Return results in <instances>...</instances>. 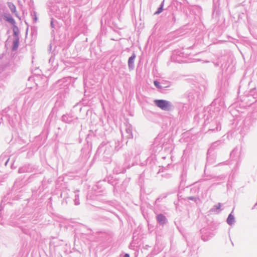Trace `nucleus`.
Masks as SVG:
<instances>
[{
	"mask_svg": "<svg viewBox=\"0 0 257 257\" xmlns=\"http://www.w3.org/2000/svg\"><path fill=\"white\" fill-rule=\"evenodd\" d=\"M154 102L157 106L164 110L170 109L171 103L170 102L163 99H156Z\"/></svg>",
	"mask_w": 257,
	"mask_h": 257,
	"instance_id": "nucleus-1",
	"label": "nucleus"
},
{
	"mask_svg": "<svg viewBox=\"0 0 257 257\" xmlns=\"http://www.w3.org/2000/svg\"><path fill=\"white\" fill-rule=\"evenodd\" d=\"M157 220L160 223L163 224L165 223L166 217L162 214H159L157 216Z\"/></svg>",
	"mask_w": 257,
	"mask_h": 257,
	"instance_id": "nucleus-2",
	"label": "nucleus"
},
{
	"mask_svg": "<svg viewBox=\"0 0 257 257\" xmlns=\"http://www.w3.org/2000/svg\"><path fill=\"white\" fill-rule=\"evenodd\" d=\"M135 58H136V55L135 54H133V55L131 57H130V58L128 59V62L129 67H133L134 61Z\"/></svg>",
	"mask_w": 257,
	"mask_h": 257,
	"instance_id": "nucleus-3",
	"label": "nucleus"
},
{
	"mask_svg": "<svg viewBox=\"0 0 257 257\" xmlns=\"http://www.w3.org/2000/svg\"><path fill=\"white\" fill-rule=\"evenodd\" d=\"M234 216L233 215H232L231 214H229L227 219V223L231 225L234 222Z\"/></svg>",
	"mask_w": 257,
	"mask_h": 257,
	"instance_id": "nucleus-4",
	"label": "nucleus"
},
{
	"mask_svg": "<svg viewBox=\"0 0 257 257\" xmlns=\"http://www.w3.org/2000/svg\"><path fill=\"white\" fill-rule=\"evenodd\" d=\"M19 38H16V39L14 41V47H13L14 49L16 50L17 49V48L18 47V46H19Z\"/></svg>",
	"mask_w": 257,
	"mask_h": 257,
	"instance_id": "nucleus-5",
	"label": "nucleus"
},
{
	"mask_svg": "<svg viewBox=\"0 0 257 257\" xmlns=\"http://www.w3.org/2000/svg\"><path fill=\"white\" fill-rule=\"evenodd\" d=\"M163 4H162L161 7L158 9L157 11L155 12V14H159L163 11Z\"/></svg>",
	"mask_w": 257,
	"mask_h": 257,
	"instance_id": "nucleus-6",
	"label": "nucleus"
},
{
	"mask_svg": "<svg viewBox=\"0 0 257 257\" xmlns=\"http://www.w3.org/2000/svg\"><path fill=\"white\" fill-rule=\"evenodd\" d=\"M14 34L17 37V38H18V28L15 27L14 28Z\"/></svg>",
	"mask_w": 257,
	"mask_h": 257,
	"instance_id": "nucleus-7",
	"label": "nucleus"
},
{
	"mask_svg": "<svg viewBox=\"0 0 257 257\" xmlns=\"http://www.w3.org/2000/svg\"><path fill=\"white\" fill-rule=\"evenodd\" d=\"M154 85L158 88H161V86L160 85V83L157 81H155L154 82Z\"/></svg>",
	"mask_w": 257,
	"mask_h": 257,
	"instance_id": "nucleus-8",
	"label": "nucleus"
},
{
	"mask_svg": "<svg viewBox=\"0 0 257 257\" xmlns=\"http://www.w3.org/2000/svg\"><path fill=\"white\" fill-rule=\"evenodd\" d=\"M10 8L13 11H16V9L14 5H12V6H10Z\"/></svg>",
	"mask_w": 257,
	"mask_h": 257,
	"instance_id": "nucleus-9",
	"label": "nucleus"
},
{
	"mask_svg": "<svg viewBox=\"0 0 257 257\" xmlns=\"http://www.w3.org/2000/svg\"><path fill=\"white\" fill-rule=\"evenodd\" d=\"M124 257H130V255L128 254H125Z\"/></svg>",
	"mask_w": 257,
	"mask_h": 257,
	"instance_id": "nucleus-10",
	"label": "nucleus"
}]
</instances>
